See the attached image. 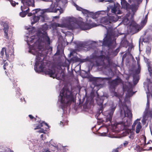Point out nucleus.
<instances>
[{"label":"nucleus","mask_w":152,"mask_h":152,"mask_svg":"<svg viewBox=\"0 0 152 152\" xmlns=\"http://www.w3.org/2000/svg\"><path fill=\"white\" fill-rule=\"evenodd\" d=\"M152 149V147H150V148L148 149H146L147 150H150Z\"/></svg>","instance_id":"6e6d98bb"},{"label":"nucleus","mask_w":152,"mask_h":152,"mask_svg":"<svg viewBox=\"0 0 152 152\" xmlns=\"http://www.w3.org/2000/svg\"><path fill=\"white\" fill-rule=\"evenodd\" d=\"M100 136H107L106 134V133H101L100 134Z\"/></svg>","instance_id":"a18cd8bd"},{"label":"nucleus","mask_w":152,"mask_h":152,"mask_svg":"<svg viewBox=\"0 0 152 152\" xmlns=\"http://www.w3.org/2000/svg\"><path fill=\"white\" fill-rule=\"evenodd\" d=\"M33 15H34V14H33V13L30 12V13H29L28 14V16H32Z\"/></svg>","instance_id":"09e8293b"},{"label":"nucleus","mask_w":152,"mask_h":152,"mask_svg":"<svg viewBox=\"0 0 152 152\" xmlns=\"http://www.w3.org/2000/svg\"><path fill=\"white\" fill-rule=\"evenodd\" d=\"M107 33L106 37L103 39V41H99V45H107L110 47L115 43V40L114 39V35L113 34V30L111 28H109L107 29Z\"/></svg>","instance_id":"20e7f679"},{"label":"nucleus","mask_w":152,"mask_h":152,"mask_svg":"<svg viewBox=\"0 0 152 152\" xmlns=\"http://www.w3.org/2000/svg\"><path fill=\"white\" fill-rule=\"evenodd\" d=\"M10 80H12H12H11V78H10Z\"/></svg>","instance_id":"338daca9"},{"label":"nucleus","mask_w":152,"mask_h":152,"mask_svg":"<svg viewBox=\"0 0 152 152\" xmlns=\"http://www.w3.org/2000/svg\"><path fill=\"white\" fill-rule=\"evenodd\" d=\"M10 1L11 5L13 7H15L16 4H18V3H16L15 1L12 0H10Z\"/></svg>","instance_id":"473e14b6"},{"label":"nucleus","mask_w":152,"mask_h":152,"mask_svg":"<svg viewBox=\"0 0 152 152\" xmlns=\"http://www.w3.org/2000/svg\"><path fill=\"white\" fill-rule=\"evenodd\" d=\"M8 32H6V33H4V36L5 37V38H6V39H8Z\"/></svg>","instance_id":"ea45409f"},{"label":"nucleus","mask_w":152,"mask_h":152,"mask_svg":"<svg viewBox=\"0 0 152 152\" xmlns=\"http://www.w3.org/2000/svg\"><path fill=\"white\" fill-rule=\"evenodd\" d=\"M21 9L22 11V12L20 13V15L21 17H24L28 13V11L29 10V8H28V9L26 11H23V7L22 6H21Z\"/></svg>","instance_id":"6ab92c4d"},{"label":"nucleus","mask_w":152,"mask_h":152,"mask_svg":"<svg viewBox=\"0 0 152 152\" xmlns=\"http://www.w3.org/2000/svg\"><path fill=\"white\" fill-rule=\"evenodd\" d=\"M34 3L33 4H32V6H34Z\"/></svg>","instance_id":"bf43d9fd"},{"label":"nucleus","mask_w":152,"mask_h":152,"mask_svg":"<svg viewBox=\"0 0 152 152\" xmlns=\"http://www.w3.org/2000/svg\"><path fill=\"white\" fill-rule=\"evenodd\" d=\"M43 126L42 123L40 122V121L39 123V124L36 126V127L34 128V130H36L40 128Z\"/></svg>","instance_id":"c85d7f7f"},{"label":"nucleus","mask_w":152,"mask_h":152,"mask_svg":"<svg viewBox=\"0 0 152 152\" xmlns=\"http://www.w3.org/2000/svg\"><path fill=\"white\" fill-rule=\"evenodd\" d=\"M84 47V46L82 42H77V51L80 50Z\"/></svg>","instance_id":"4be33fe9"},{"label":"nucleus","mask_w":152,"mask_h":152,"mask_svg":"<svg viewBox=\"0 0 152 152\" xmlns=\"http://www.w3.org/2000/svg\"><path fill=\"white\" fill-rule=\"evenodd\" d=\"M102 55L99 57L98 62L99 63L98 64L99 65H102L103 67L106 68V67H108L110 66V58L111 57H112L113 56H111L113 55L110 54L109 53H107V55L106 53L103 52H102Z\"/></svg>","instance_id":"423d86ee"},{"label":"nucleus","mask_w":152,"mask_h":152,"mask_svg":"<svg viewBox=\"0 0 152 152\" xmlns=\"http://www.w3.org/2000/svg\"><path fill=\"white\" fill-rule=\"evenodd\" d=\"M130 26L135 27L136 26V23L134 21H132L129 24Z\"/></svg>","instance_id":"f704fd0d"},{"label":"nucleus","mask_w":152,"mask_h":152,"mask_svg":"<svg viewBox=\"0 0 152 152\" xmlns=\"http://www.w3.org/2000/svg\"><path fill=\"white\" fill-rule=\"evenodd\" d=\"M109 19H108L107 17L102 18L101 20V22L106 25L111 23L112 22H116L118 20V18L117 17L115 18L114 16L109 17Z\"/></svg>","instance_id":"9b49d317"},{"label":"nucleus","mask_w":152,"mask_h":152,"mask_svg":"<svg viewBox=\"0 0 152 152\" xmlns=\"http://www.w3.org/2000/svg\"><path fill=\"white\" fill-rule=\"evenodd\" d=\"M109 105L110 109L106 111L105 112V114L107 115L106 121H109L110 123H111L112 116L116 108V105L115 104H114L112 102H110Z\"/></svg>","instance_id":"6e6552de"},{"label":"nucleus","mask_w":152,"mask_h":152,"mask_svg":"<svg viewBox=\"0 0 152 152\" xmlns=\"http://www.w3.org/2000/svg\"><path fill=\"white\" fill-rule=\"evenodd\" d=\"M74 5L76 7V4L75 3H74Z\"/></svg>","instance_id":"052dcab7"},{"label":"nucleus","mask_w":152,"mask_h":152,"mask_svg":"<svg viewBox=\"0 0 152 152\" xmlns=\"http://www.w3.org/2000/svg\"><path fill=\"white\" fill-rule=\"evenodd\" d=\"M130 14H129V15H126L125 18L123 20V21L124 23L125 24H128L129 20V16Z\"/></svg>","instance_id":"a878e982"},{"label":"nucleus","mask_w":152,"mask_h":152,"mask_svg":"<svg viewBox=\"0 0 152 152\" xmlns=\"http://www.w3.org/2000/svg\"><path fill=\"white\" fill-rule=\"evenodd\" d=\"M121 82V80L119 78H117L113 80L110 84V87L111 88H114L115 87Z\"/></svg>","instance_id":"4468645a"},{"label":"nucleus","mask_w":152,"mask_h":152,"mask_svg":"<svg viewBox=\"0 0 152 152\" xmlns=\"http://www.w3.org/2000/svg\"><path fill=\"white\" fill-rule=\"evenodd\" d=\"M121 4L122 7L129 11L130 5L125 0H121Z\"/></svg>","instance_id":"dca6fc26"},{"label":"nucleus","mask_w":152,"mask_h":152,"mask_svg":"<svg viewBox=\"0 0 152 152\" xmlns=\"http://www.w3.org/2000/svg\"><path fill=\"white\" fill-rule=\"evenodd\" d=\"M77 10L81 11L83 14H86L87 16H89L90 15L93 14L92 12H90L88 10L83 9L77 5Z\"/></svg>","instance_id":"f3484780"},{"label":"nucleus","mask_w":152,"mask_h":152,"mask_svg":"<svg viewBox=\"0 0 152 152\" xmlns=\"http://www.w3.org/2000/svg\"><path fill=\"white\" fill-rule=\"evenodd\" d=\"M10 152H13V151H11Z\"/></svg>","instance_id":"69168bd1"},{"label":"nucleus","mask_w":152,"mask_h":152,"mask_svg":"<svg viewBox=\"0 0 152 152\" xmlns=\"http://www.w3.org/2000/svg\"><path fill=\"white\" fill-rule=\"evenodd\" d=\"M123 90L124 91H127V93L126 94L127 96L130 97L132 95V91L131 89H126L124 86H123Z\"/></svg>","instance_id":"aec40b11"},{"label":"nucleus","mask_w":152,"mask_h":152,"mask_svg":"<svg viewBox=\"0 0 152 152\" xmlns=\"http://www.w3.org/2000/svg\"><path fill=\"white\" fill-rule=\"evenodd\" d=\"M140 118H139L136 120L132 125L133 129L135 130L136 133L138 134L141 130L142 126L140 122Z\"/></svg>","instance_id":"9d476101"},{"label":"nucleus","mask_w":152,"mask_h":152,"mask_svg":"<svg viewBox=\"0 0 152 152\" xmlns=\"http://www.w3.org/2000/svg\"><path fill=\"white\" fill-rule=\"evenodd\" d=\"M41 10V9L39 8L36 9L32 10V12H33V14L34 15L35 14L37 13L38 12Z\"/></svg>","instance_id":"7c9ffc66"},{"label":"nucleus","mask_w":152,"mask_h":152,"mask_svg":"<svg viewBox=\"0 0 152 152\" xmlns=\"http://www.w3.org/2000/svg\"><path fill=\"white\" fill-rule=\"evenodd\" d=\"M76 60H77V61H78V59H77V58Z\"/></svg>","instance_id":"0e129e2a"},{"label":"nucleus","mask_w":152,"mask_h":152,"mask_svg":"<svg viewBox=\"0 0 152 152\" xmlns=\"http://www.w3.org/2000/svg\"><path fill=\"white\" fill-rule=\"evenodd\" d=\"M44 55L42 52L38 54L34 66V70L36 72H40L43 71L44 68L47 64V63L44 62Z\"/></svg>","instance_id":"39448f33"},{"label":"nucleus","mask_w":152,"mask_h":152,"mask_svg":"<svg viewBox=\"0 0 152 152\" xmlns=\"http://www.w3.org/2000/svg\"><path fill=\"white\" fill-rule=\"evenodd\" d=\"M34 39H35V37H34V36H32L30 38L31 39L30 40V42L31 43H32L33 42H34L33 40H34Z\"/></svg>","instance_id":"4c0bfd02"},{"label":"nucleus","mask_w":152,"mask_h":152,"mask_svg":"<svg viewBox=\"0 0 152 152\" xmlns=\"http://www.w3.org/2000/svg\"><path fill=\"white\" fill-rule=\"evenodd\" d=\"M66 22L64 24H60L57 23H54L52 25V27L55 28L58 27L61 28L66 27L71 30L74 29L75 28L76 18L73 17H67L66 19Z\"/></svg>","instance_id":"7ed1b4c3"},{"label":"nucleus","mask_w":152,"mask_h":152,"mask_svg":"<svg viewBox=\"0 0 152 152\" xmlns=\"http://www.w3.org/2000/svg\"><path fill=\"white\" fill-rule=\"evenodd\" d=\"M136 59L137 60V65H138V68L137 70H136V73L137 74H138L140 72V68L139 64V60L138 58H137H137H136Z\"/></svg>","instance_id":"bb28decb"},{"label":"nucleus","mask_w":152,"mask_h":152,"mask_svg":"<svg viewBox=\"0 0 152 152\" xmlns=\"http://www.w3.org/2000/svg\"><path fill=\"white\" fill-rule=\"evenodd\" d=\"M67 37L68 39H71L70 42H71L72 41L73 38L71 37L67 36Z\"/></svg>","instance_id":"c03bdc74"},{"label":"nucleus","mask_w":152,"mask_h":152,"mask_svg":"<svg viewBox=\"0 0 152 152\" xmlns=\"http://www.w3.org/2000/svg\"><path fill=\"white\" fill-rule=\"evenodd\" d=\"M45 72L46 74L49 75L50 77H52L53 78H55L53 76V75H54L55 73V70L48 69L47 70H45Z\"/></svg>","instance_id":"a211bd4d"},{"label":"nucleus","mask_w":152,"mask_h":152,"mask_svg":"<svg viewBox=\"0 0 152 152\" xmlns=\"http://www.w3.org/2000/svg\"><path fill=\"white\" fill-rule=\"evenodd\" d=\"M42 124L43 123H44V124L46 126H48V124L46 123H45V122L44 121H43L42 122Z\"/></svg>","instance_id":"3c124183"},{"label":"nucleus","mask_w":152,"mask_h":152,"mask_svg":"<svg viewBox=\"0 0 152 152\" xmlns=\"http://www.w3.org/2000/svg\"><path fill=\"white\" fill-rule=\"evenodd\" d=\"M115 96H117V94H116V93H115Z\"/></svg>","instance_id":"680f3d73"},{"label":"nucleus","mask_w":152,"mask_h":152,"mask_svg":"<svg viewBox=\"0 0 152 152\" xmlns=\"http://www.w3.org/2000/svg\"><path fill=\"white\" fill-rule=\"evenodd\" d=\"M6 61V60H4L3 61V62L4 63L3 67H4V70L6 69V66H7L8 65V64L7 62H5Z\"/></svg>","instance_id":"2f4dec72"},{"label":"nucleus","mask_w":152,"mask_h":152,"mask_svg":"<svg viewBox=\"0 0 152 152\" xmlns=\"http://www.w3.org/2000/svg\"><path fill=\"white\" fill-rule=\"evenodd\" d=\"M148 19V14L145 17V18L142 20L141 23V28H142L146 24Z\"/></svg>","instance_id":"5701e85b"},{"label":"nucleus","mask_w":152,"mask_h":152,"mask_svg":"<svg viewBox=\"0 0 152 152\" xmlns=\"http://www.w3.org/2000/svg\"><path fill=\"white\" fill-rule=\"evenodd\" d=\"M76 53V49H75L74 50H71L70 53L69 54V57H71L72 56L74 58H72L71 60H73L75 62H76V57L75 56V55L74 54Z\"/></svg>","instance_id":"412c9836"},{"label":"nucleus","mask_w":152,"mask_h":152,"mask_svg":"<svg viewBox=\"0 0 152 152\" xmlns=\"http://www.w3.org/2000/svg\"><path fill=\"white\" fill-rule=\"evenodd\" d=\"M128 144V142L127 141H125V142L124 143V146H126Z\"/></svg>","instance_id":"8fccbe9b"},{"label":"nucleus","mask_w":152,"mask_h":152,"mask_svg":"<svg viewBox=\"0 0 152 152\" xmlns=\"http://www.w3.org/2000/svg\"><path fill=\"white\" fill-rule=\"evenodd\" d=\"M129 2L132 3V2L134 3L132 5H130L129 10H131L133 14L131 15V17H132L134 14L138 10L139 5L140 2L142 1V0H129Z\"/></svg>","instance_id":"1a4fd4ad"},{"label":"nucleus","mask_w":152,"mask_h":152,"mask_svg":"<svg viewBox=\"0 0 152 152\" xmlns=\"http://www.w3.org/2000/svg\"><path fill=\"white\" fill-rule=\"evenodd\" d=\"M43 152H50L48 149H43Z\"/></svg>","instance_id":"49530a36"},{"label":"nucleus","mask_w":152,"mask_h":152,"mask_svg":"<svg viewBox=\"0 0 152 152\" xmlns=\"http://www.w3.org/2000/svg\"><path fill=\"white\" fill-rule=\"evenodd\" d=\"M38 132L39 133H45V132L44 130L43 129H41L40 130H39Z\"/></svg>","instance_id":"a19ab883"},{"label":"nucleus","mask_w":152,"mask_h":152,"mask_svg":"<svg viewBox=\"0 0 152 152\" xmlns=\"http://www.w3.org/2000/svg\"><path fill=\"white\" fill-rule=\"evenodd\" d=\"M97 25L94 23L85 24L82 21L81 18H79V20L77 21V29H80L82 30H85L90 29L96 27Z\"/></svg>","instance_id":"0eeeda50"},{"label":"nucleus","mask_w":152,"mask_h":152,"mask_svg":"<svg viewBox=\"0 0 152 152\" xmlns=\"http://www.w3.org/2000/svg\"><path fill=\"white\" fill-rule=\"evenodd\" d=\"M13 72V70L12 69V68H11L10 69L7 70V71H5V74L7 75L8 77H10V76H9L8 75H10V74H12Z\"/></svg>","instance_id":"cd10ccee"},{"label":"nucleus","mask_w":152,"mask_h":152,"mask_svg":"<svg viewBox=\"0 0 152 152\" xmlns=\"http://www.w3.org/2000/svg\"><path fill=\"white\" fill-rule=\"evenodd\" d=\"M121 117L123 119L120 122L116 125H114L113 127V131H118L117 128L120 130H125L126 134H124V136H126L130 133V135L129 136V138L131 139L134 138L133 133L132 132V130L128 129L129 126L130 125V120L132 118V115L131 111L127 107L125 104H122L121 107Z\"/></svg>","instance_id":"f257e3e1"},{"label":"nucleus","mask_w":152,"mask_h":152,"mask_svg":"<svg viewBox=\"0 0 152 152\" xmlns=\"http://www.w3.org/2000/svg\"><path fill=\"white\" fill-rule=\"evenodd\" d=\"M4 52H5V54L6 55V59H7V60H9V61H12L14 57V54L11 53V54H10V56L11 57L10 58L9 56V54L7 52V51L6 50V48H2L0 52V54L1 56H3L4 53Z\"/></svg>","instance_id":"f8f14e48"},{"label":"nucleus","mask_w":152,"mask_h":152,"mask_svg":"<svg viewBox=\"0 0 152 152\" xmlns=\"http://www.w3.org/2000/svg\"><path fill=\"white\" fill-rule=\"evenodd\" d=\"M112 152H118V151L117 149H114L113 150Z\"/></svg>","instance_id":"864d4df0"},{"label":"nucleus","mask_w":152,"mask_h":152,"mask_svg":"<svg viewBox=\"0 0 152 152\" xmlns=\"http://www.w3.org/2000/svg\"><path fill=\"white\" fill-rule=\"evenodd\" d=\"M57 76V75H56H56H55V77H56V78Z\"/></svg>","instance_id":"e2e57ef3"},{"label":"nucleus","mask_w":152,"mask_h":152,"mask_svg":"<svg viewBox=\"0 0 152 152\" xmlns=\"http://www.w3.org/2000/svg\"><path fill=\"white\" fill-rule=\"evenodd\" d=\"M58 10H59L60 12V13L59 15H60L61 13V10L59 9H56L55 11H54L55 12H56Z\"/></svg>","instance_id":"37998d69"},{"label":"nucleus","mask_w":152,"mask_h":152,"mask_svg":"<svg viewBox=\"0 0 152 152\" xmlns=\"http://www.w3.org/2000/svg\"><path fill=\"white\" fill-rule=\"evenodd\" d=\"M151 48L149 46H147L146 48V52L148 54H149L150 53Z\"/></svg>","instance_id":"72a5a7b5"},{"label":"nucleus","mask_w":152,"mask_h":152,"mask_svg":"<svg viewBox=\"0 0 152 152\" xmlns=\"http://www.w3.org/2000/svg\"><path fill=\"white\" fill-rule=\"evenodd\" d=\"M74 109L75 110H76V109L75 108V107L74 108Z\"/></svg>","instance_id":"774afa93"},{"label":"nucleus","mask_w":152,"mask_h":152,"mask_svg":"<svg viewBox=\"0 0 152 152\" xmlns=\"http://www.w3.org/2000/svg\"><path fill=\"white\" fill-rule=\"evenodd\" d=\"M119 4L114 5V7L111 9L112 12L115 14H120L121 13V11L119 10Z\"/></svg>","instance_id":"2eb2a0df"},{"label":"nucleus","mask_w":152,"mask_h":152,"mask_svg":"<svg viewBox=\"0 0 152 152\" xmlns=\"http://www.w3.org/2000/svg\"><path fill=\"white\" fill-rule=\"evenodd\" d=\"M60 96L61 97V103L66 104L74 102L75 100L73 93L69 90L67 87H63L60 92Z\"/></svg>","instance_id":"f03ea898"},{"label":"nucleus","mask_w":152,"mask_h":152,"mask_svg":"<svg viewBox=\"0 0 152 152\" xmlns=\"http://www.w3.org/2000/svg\"><path fill=\"white\" fill-rule=\"evenodd\" d=\"M60 18L59 15L58 16H56L54 17H53V18L55 19H58Z\"/></svg>","instance_id":"de8ad7c7"},{"label":"nucleus","mask_w":152,"mask_h":152,"mask_svg":"<svg viewBox=\"0 0 152 152\" xmlns=\"http://www.w3.org/2000/svg\"><path fill=\"white\" fill-rule=\"evenodd\" d=\"M148 70L149 72L152 73V68L148 64Z\"/></svg>","instance_id":"e433bc0d"},{"label":"nucleus","mask_w":152,"mask_h":152,"mask_svg":"<svg viewBox=\"0 0 152 152\" xmlns=\"http://www.w3.org/2000/svg\"><path fill=\"white\" fill-rule=\"evenodd\" d=\"M39 16H34L31 19V24L33 25V24H34L38 22L39 21Z\"/></svg>","instance_id":"b1692460"},{"label":"nucleus","mask_w":152,"mask_h":152,"mask_svg":"<svg viewBox=\"0 0 152 152\" xmlns=\"http://www.w3.org/2000/svg\"><path fill=\"white\" fill-rule=\"evenodd\" d=\"M108 137H111V138H115L116 137H115V136H113V135L108 136Z\"/></svg>","instance_id":"5fc2aeb1"},{"label":"nucleus","mask_w":152,"mask_h":152,"mask_svg":"<svg viewBox=\"0 0 152 152\" xmlns=\"http://www.w3.org/2000/svg\"><path fill=\"white\" fill-rule=\"evenodd\" d=\"M41 41L45 44H47L49 45L50 44V39L48 36L47 34H44L43 36Z\"/></svg>","instance_id":"ddd939ff"},{"label":"nucleus","mask_w":152,"mask_h":152,"mask_svg":"<svg viewBox=\"0 0 152 152\" xmlns=\"http://www.w3.org/2000/svg\"><path fill=\"white\" fill-rule=\"evenodd\" d=\"M134 80H135V78L134 77V80H133L134 83V84L135 85V84H136L137 83L138 80H139V79L138 77L137 78L136 82H135V81H134Z\"/></svg>","instance_id":"79ce46f5"},{"label":"nucleus","mask_w":152,"mask_h":152,"mask_svg":"<svg viewBox=\"0 0 152 152\" xmlns=\"http://www.w3.org/2000/svg\"><path fill=\"white\" fill-rule=\"evenodd\" d=\"M102 103H103V101H101V102L100 103V104H99V103H98V104H99V105H100V104L101 105Z\"/></svg>","instance_id":"13d9d810"},{"label":"nucleus","mask_w":152,"mask_h":152,"mask_svg":"<svg viewBox=\"0 0 152 152\" xmlns=\"http://www.w3.org/2000/svg\"><path fill=\"white\" fill-rule=\"evenodd\" d=\"M43 136H44V135L43 134H42L41 135V138H43Z\"/></svg>","instance_id":"4d7b16f0"},{"label":"nucleus","mask_w":152,"mask_h":152,"mask_svg":"<svg viewBox=\"0 0 152 152\" xmlns=\"http://www.w3.org/2000/svg\"><path fill=\"white\" fill-rule=\"evenodd\" d=\"M13 85H14V87H16L17 86V84H16V83H13Z\"/></svg>","instance_id":"603ef678"},{"label":"nucleus","mask_w":152,"mask_h":152,"mask_svg":"<svg viewBox=\"0 0 152 152\" xmlns=\"http://www.w3.org/2000/svg\"><path fill=\"white\" fill-rule=\"evenodd\" d=\"M28 116L31 119H34L35 121H36L37 120L36 118H34L31 115H28Z\"/></svg>","instance_id":"58836bf2"},{"label":"nucleus","mask_w":152,"mask_h":152,"mask_svg":"<svg viewBox=\"0 0 152 152\" xmlns=\"http://www.w3.org/2000/svg\"><path fill=\"white\" fill-rule=\"evenodd\" d=\"M43 12H52L51 9L50 8L45 9L43 10Z\"/></svg>","instance_id":"c9c22d12"},{"label":"nucleus","mask_w":152,"mask_h":152,"mask_svg":"<svg viewBox=\"0 0 152 152\" xmlns=\"http://www.w3.org/2000/svg\"><path fill=\"white\" fill-rule=\"evenodd\" d=\"M21 2L23 5L30 6L31 5V0H21Z\"/></svg>","instance_id":"393cba45"},{"label":"nucleus","mask_w":152,"mask_h":152,"mask_svg":"<svg viewBox=\"0 0 152 152\" xmlns=\"http://www.w3.org/2000/svg\"><path fill=\"white\" fill-rule=\"evenodd\" d=\"M9 28V26L7 25L4 26L3 30L4 33H6V32H8V29Z\"/></svg>","instance_id":"c756f323"}]
</instances>
